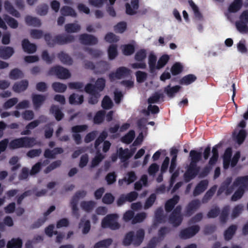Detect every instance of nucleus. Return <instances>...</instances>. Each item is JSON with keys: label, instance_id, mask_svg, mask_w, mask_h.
Instances as JSON below:
<instances>
[{"label": "nucleus", "instance_id": "f257e3e1", "mask_svg": "<svg viewBox=\"0 0 248 248\" xmlns=\"http://www.w3.org/2000/svg\"><path fill=\"white\" fill-rule=\"evenodd\" d=\"M145 237V232L143 229L138 230L136 233L133 231L127 232L123 240L122 243L124 246H129L132 244L138 247L143 242Z\"/></svg>", "mask_w": 248, "mask_h": 248}, {"label": "nucleus", "instance_id": "f03ea898", "mask_svg": "<svg viewBox=\"0 0 248 248\" xmlns=\"http://www.w3.org/2000/svg\"><path fill=\"white\" fill-rule=\"evenodd\" d=\"M44 39L47 45L52 47L56 44L64 45L73 42L75 40V37L72 35L59 34L53 38L51 34L47 33L44 35Z\"/></svg>", "mask_w": 248, "mask_h": 248}, {"label": "nucleus", "instance_id": "7ed1b4c3", "mask_svg": "<svg viewBox=\"0 0 248 248\" xmlns=\"http://www.w3.org/2000/svg\"><path fill=\"white\" fill-rule=\"evenodd\" d=\"M35 139L34 138L24 137L12 140L8 144L10 150L20 148H30L35 144Z\"/></svg>", "mask_w": 248, "mask_h": 248}, {"label": "nucleus", "instance_id": "20e7f679", "mask_svg": "<svg viewBox=\"0 0 248 248\" xmlns=\"http://www.w3.org/2000/svg\"><path fill=\"white\" fill-rule=\"evenodd\" d=\"M118 216L116 214H110L107 215L101 222V227L103 228H109L112 230H118L120 225L118 222Z\"/></svg>", "mask_w": 248, "mask_h": 248}, {"label": "nucleus", "instance_id": "39448f33", "mask_svg": "<svg viewBox=\"0 0 248 248\" xmlns=\"http://www.w3.org/2000/svg\"><path fill=\"white\" fill-rule=\"evenodd\" d=\"M182 206H176L169 217V222L174 227H178L182 223L183 217L181 215Z\"/></svg>", "mask_w": 248, "mask_h": 248}, {"label": "nucleus", "instance_id": "423d86ee", "mask_svg": "<svg viewBox=\"0 0 248 248\" xmlns=\"http://www.w3.org/2000/svg\"><path fill=\"white\" fill-rule=\"evenodd\" d=\"M131 73V71L129 68L125 67H120L118 68L115 72H113L109 74V78L111 81H113L116 79H120L129 77Z\"/></svg>", "mask_w": 248, "mask_h": 248}, {"label": "nucleus", "instance_id": "0eeeda50", "mask_svg": "<svg viewBox=\"0 0 248 248\" xmlns=\"http://www.w3.org/2000/svg\"><path fill=\"white\" fill-rule=\"evenodd\" d=\"M49 75H56L60 79H67L71 76L69 70L61 66L51 68L48 72Z\"/></svg>", "mask_w": 248, "mask_h": 248}, {"label": "nucleus", "instance_id": "6e6552de", "mask_svg": "<svg viewBox=\"0 0 248 248\" xmlns=\"http://www.w3.org/2000/svg\"><path fill=\"white\" fill-rule=\"evenodd\" d=\"M199 225H193L182 230L179 233L180 237L182 239H187L194 236L200 231Z\"/></svg>", "mask_w": 248, "mask_h": 248}, {"label": "nucleus", "instance_id": "1a4fd4ad", "mask_svg": "<svg viewBox=\"0 0 248 248\" xmlns=\"http://www.w3.org/2000/svg\"><path fill=\"white\" fill-rule=\"evenodd\" d=\"M200 170V167L197 164L190 163L184 175L185 180L189 182L194 179L199 173Z\"/></svg>", "mask_w": 248, "mask_h": 248}, {"label": "nucleus", "instance_id": "9d476101", "mask_svg": "<svg viewBox=\"0 0 248 248\" xmlns=\"http://www.w3.org/2000/svg\"><path fill=\"white\" fill-rule=\"evenodd\" d=\"M201 205V203L199 200H192L185 207L184 215L187 217L191 216L200 208Z\"/></svg>", "mask_w": 248, "mask_h": 248}, {"label": "nucleus", "instance_id": "9b49d317", "mask_svg": "<svg viewBox=\"0 0 248 248\" xmlns=\"http://www.w3.org/2000/svg\"><path fill=\"white\" fill-rule=\"evenodd\" d=\"M88 127L86 124L77 125L72 127L71 132L73 133L72 137L77 144H79L81 142V137L78 133L86 131Z\"/></svg>", "mask_w": 248, "mask_h": 248}, {"label": "nucleus", "instance_id": "f8f14e48", "mask_svg": "<svg viewBox=\"0 0 248 248\" xmlns=\"http://www.w3.org/2000/svg\"><path fill=\"white\" fill-rule=\"evenodd\" d=\"M79 39L82 44L86 45H94L98 43V40L96 37L93 35L87 33L80 34Z\"/></svg>", "mask_w": 248, "mask_h": 248}, {"label": "nucleus", "instance_id": "ddd939ff", "mask_svg": "<svg viewBox=\"0 0 248 248\" xmlns=\"http://www.w3.org/2000/svg\"><path fill=\"white\" fill-rule=\"evenodd\" d=\"M85 63V67L90 68L93 70L96 74H103L105 72V67L107 66L108 63Z\"/></svg>", "mask_w": 248, "mask_h": 248}, {"label": "nucleus", "instance_id": "4468645a", "mask_svg": "<svg viewBox=\"0 0 248 248\" xmlns=\"http://www.w3.org/2000/svg\"><path fill=\"white\" fill-rule=\"evenodd\" d=\"M125 12L128 15L133 16L137 13L139 8V0H131V4L125 3Z\"/></svg>", "mask_w": 248, "mask_h": 248}, {"label": "nucleus", "instance_id": "2eb2a0df", "mask_svg": "<svg viewBox=\"0 0 248 248\" xmlns=\"http://www.w3.org/2000/svg\"><path fill=\"white\" fill-rule=\"evenodd\" d=\"M21 45L24 51L29 54L34 53L37 50L36 45L31 43L28 39H24L22 41Z\"/></svg>", "mask_w": 248, "mask_h": 248}, {"label": "nucleus", "instance_id": "dca6fc26", "mask_svg": "<svg viewBox=\"0 0 248 248\" xmlns=\"http://www.w3.org/2000/svg\"><path fill=\"white\" fill-rule=\"evenodd\" d=\"M167 216L164 215V211L161 207L158 208L155 211L154 225L159 223H164L166 221Z\"/></svg>", "mask_w": 248, "mask_h": 248}, {"label": "nucleus", "instance_id": "f3484780", "mask_svg": "<svg viewBox=\"0 0 248 248\" xmlns=\"http://www.w3.org/2000/svg\"><path fill=\"white\" fill-rule=\"evenodd\" d=\"M32 101L34 108L38 109L46 100V97L44 95L32 94L31 95Z\"/></svg>", "mask_w": 248, "mask_h": 248}, {"label": "nucleus", "instance_id": "a211bd4d", "mask_svg": "<svg viewBox=\"0 0 248 248\" xmlns=\"http://www.w3.org/2000/svg\"><path fill=\"white\" fill-rule=\"evenodd\" d=\"M15 50L11 46H0V58L3 60L9 59L14 53Z\"/></svg>", "mask_w": 248, "mask_h": 248}, {"label": "nucleus", "instance_id": "6ab92c4d", "mask_svg": "<svg viewBox=\"0 0 248 248\" xmlns=\"http://www.w3.org/2000/svg\"><path fill=\"white\" fill-rule=\"evenodd\" d=\"M180 197L177 195H174L172 198L168 200L165 204V211L167 213L171 212L178 203Z\"/></svg>", "mask_w": 248, "mask_h": 248}, {"label": "nucleus", "instance_id": "aec40b11", "mask_svg": "<svg viewBox=\"0 0 248 248\" xmlns=\"http://www.w3.org/2000/svg\"><path fill=\"white\" fill-rule=\"evenodd\" d=\"M29 86V82L26 79L16 82L13 86V90L17 93L25 91Z\"/></svg>", "mask_w": 248, "mask_h": 248}, {"label": "nucleus", "instance_id": "412c9836", "mask_svg": "<svg viewBox=\"0 0 248 248\" xmlns=\"http://www.w3.org/2000/svg\"><path fill=\"white\" fill-rule=\"evenodd\" d=\"M208 185L207 180H204L200 181L196 186L193 194L194 196H197L204 192L207 188Z\"/></svg>", "mask_w": 248, "mask_h": 248}, {"label": "nucleus", "instance_id": "4be33fe9", "mask_svg": "<svg viewBox=\"0 0 248 248\" xmlns=\"http://www.w3.org/2000/svg\"><path fill=\"white\" fill-rule=\"evenodd\" d=\"M4 7L5 10L12 16L19 18L20 16V13L13 7L12 4L8 0H6L4 2Z\"/></svg>", "mask_w": 248, "mask_h": 248}, {"label": "nucleus", "instance_id": "5701e85b", "mask_svg": "<svg viewBox=\"0 0 248 248\" xmlns=\"http://www.w3.org/2000/svg\"><path fill=\"white\" fill-rule=\"evenodd\" d=\"M50 112L54 115L57 121H61L64 117V114L58 105H52L50 108Z\"/></svg>", "mask_w": 248, "mask_h": 248}, {"label": "nucleus", "instance_id": "b1692460", "mask_svg": "<svg viewBox=\"0 0 248 248\" xmlns=\"http://www.w3.org/2000/svg\"><path fill=\"white\" fill-rule=\"evenodd\" d=\"M233 186L242 187L244 189L248 187V175L240 176L236 178L233 182Z\"/></svg>", "mask_w": 248, "mask_h": 248}, {"label": "nucleus", "instance_id": "393cba45", "mask_svg": "<svg viewBox=\"0 0 248 248\" xmlns=\"http://www.w3.org/2000/svg\"><path fill=\"white\" fill-rule=\"evenodd\" d=\"M25 22L30 26L39 27L41 25V22L39 19L31 16H27L25 18Z\"/></svg>", "mask_w": 248, "mask_h": 248}, {"label": "nucleus", "instance_id": "a878e982", "mask_svg": "<svg viewBox=\"0 0 248 248\" xmlns=\"http://www.w3.org/2000/svg\"><path fill=\"white\" fill-rule=\"evenodd\" d=\"M83 95H79L75 93L71 94L69 97V102L71 105H80L83 102Z\"/></svg>", "mask_w": 248, "mask_h": 248}, {"label": "nucleus", "instance_id": "bb28decb", "mask_svg": "<svg viewBox=\"0 0 248 248\" xmlns=\"http://www.w3.org/2000/svg\"><path fill=\"white\" fill-rule=\"evenodd\" d=\"M232 180L231 177H228L221 183L217 192V196H220L224 192H225L228 186L232 183Z\"/></svg>", "mask_w": 248, "mask_h": 248}, {"label": "nucleus", "instance_id": "cd10ccee", "mask_svg": "<svg viewBox=\"0 0 248 248\" xmlns=\"http://www.w3.org/2000/svg\"><path fill=\"white\" fill-rule=\"evenodd\" d=\"M202 153L194 150H191L189 153V156L190 157V163L197 164V163L202 159Z\"/></svg>", "mask_w": 248, "mask_h": 248}, {"label": "nucleus", "instance_id": "c85d7f7f", "mask_svg": "<svg viewBox=\"0 0 248 248\" xmlns=\"http://www.w3.org/2000/svg\"><path fill=\"white\" fill-rule=\"evenodd\" d=\"M180 88L181 87L179 85H175L171 87L170 84H169L165 88L164 92L169 97H173L175 94L179 91Z\"/></svg>", "mask_w": 248, "mask_h": 248}, {"label": "nucleus", "instance_id": "c756f323", "mask_svg": "<svg viewBox=\"0 0 248 248\" xmlns=\"http://www.w3.org/2000/svg\"><path fill=\"white\" fill-rule=\"evenodd\" d=\"M3 18L5 21L4 22H6L11 28L15 29L18 27V21L13 17H11L8 15L4 14L3 15Z\"/></svg>", "mask_w": 248, "mask_h": 248}, {"label": "nucleus", "instance_id": "7c9ffc66", "mask_svg": "<svg viewBox=\"0 0 248 248\" xmlns=\"http://www.w3.org/2000/svg\"><path fill=\"white\" fill-rule=\"evenodd\" d=\"M95 204V202L93 201H82L80 203V206L83 210L89 213L93 209Z\"/></svg>", "mask_w": 248, "mask_h": 248}, {"label": "nucleus", "instance_id": "2f4dec72", "mask_svg": "<svg viewBox=\"0 0 248 248\" xmlns=\"http://www.w3.org/2000/svg\"><path fill=\"white\" fill-rule=\"evenodd\" d=\"M147 56V50L144 48L138 50L135 53L134 59L137 62H144Z\"/></svg>", "mask_w": 248, "mask_h": 248}, {"label": "nucleus", "instance_id": "473e14b6", "mask_svg": "<svg viewBox=\"0 0 248 248\" xmlns=\"http://www.w3.org/2000/svg\"><path fill=\"white\" fill-rule=\"evenodd\" d=\"M118 155L122 162H124L132 156V154L129 153L127 148L123 149L122 147H121L118 150Z\"/></svg>", "mask_w": 248, "mask_h": 248}, {"label": "nucleus", "instance_id": "72a5a7b5", "mask_svg": "<svg viewBox=\"0 0 248 248\" xmlns=\"http://www.w3.org/2000/svg\"><path fill=\"white\" fill-rule=\"evenodd\" d=\"M22 244V240L20 238H12L8 242L7 248H21Z\"/></svg>", "mask_w": 248, "mask_h": 248}, {"label": "nucleus", "instance_id": "f704fd0d", "mask_svg": "<svg viewBox=\"0 0 248 248\" xmlns=\"http://www.w3.org/2000/svg\"><path fill=\"white\" fill-rule=\"evenodd\" d=\"M230 210V207L228 205L224 206L222 209L221 212L219 214V219L221 223H225L226 222L229 215Z\"/></svg>", "mask_w": 248, "mask_h": 248}, {"label": "nucleus", "instance_id": "c9c22d12", "mask_svg": "<svg viewBox=\"0 0 248 248\" xmlns=\"http://www.w3.org/2000/svg\"><path fill=\"white\" fill-rule=\"evenodd\" d=\"M61 13L63 16L76 17L77 13L73 8L68 6H64L61 9Z\"/></svg>", "mask_w": 248, "mask_h": 248}, {"label": "nucleus", "instance_id": "e433bc0d", "mask_svg": "<svg viewBox=\"0 0 248 248\" xmlns=\"http://www.w3.org/2000/svg\"><path fill=\"white\" fill-rule=\"evenodd\" d=\"M242 6V0H234L229 6L228 10L230 13H236Z\"/></svg>", "mask_w": 248, "mask_h": 248}, {"label": "nucleus", "instance_id": "4c0bfd02", "mask_svg": "<svg viewBox=\"0 0 248 248\" xmlns=\"http://www.w3.org/2000/svg\"><path fill=\"white\" fill-rule=\"evenodd\" d=\"M197 77L193 74H188L183 77L180 80V83L183 85H188L195 82Z\"/></svg>", "mask_w": 248, "mask_h": 248}, {"label": "nucleus", "instance_id": "58836bf2", "mask_svg": "<svg viewBox=\"0 0 248 248\" xmlns=\"http://www.w3.org/2000/svg\"><path fill=\"white\" fill-rule=\"evenodd\" d=\"M217 188L216 185L211 187L205 194L202 199L203 203H206L209 201L214 195Z\"/></svg>", "mask_w": 248, "mask_h": 248}, {"label": "nucleus", "instance_id": "ea45409f", "mask_svg": "<svg viewBox=\"0 0 248 248\" xmlns=\"http://www.w3.org/2000/svg\"><path fill=\"white\" fill-rule=\"evenodd\" d=\"M112 242L113 240L111 238L103 239L96 243L93 246V248H108L112 244Z\"/></svg>", "mask_w": 248, "mask_h": 248}, {"label": "nucleus", "instance_id": "a19ab883", "mask_svg": "<svg viewBox=\"0 0 248 248\" xmlns=\"http://www.w3.org/2000/svg\"><path fill=\"white\" fill-rule=\"evenodd\" d=\"M80 26L75 23H68L65 25V31L68 33L77 32L80 31Z\"/></svg>", "mask_w": 248, "mask_h": 248}, {"label": "nucleus", "instance_id": "79ce46f5", "mask_svg": "<svg viewBox=\"0 0 248 248\" xmlns=\"http://www.w3.org/2000/svg\"><path fill=\"white\" fill-rule=\"evenodd\" d=\"M237 227L234 225L230 226L224 232V238L226 240L231 239L235 233Z\"/></svg>", "mask_w": 248, "mask_h": 248}, {"label": "nucleus", "instance_id": "37998d69", "mask_svg": "<svg viewBox=\"0 0 248 248\" xmlns=\"http://www.w3.org/2000/svg\"><path fill=\"white\" fill-rule=\"evenodd\" d=\"M9 76L10 79L16 80L23 78L24 75L21 70L17 68H15L11 71Z\"/></svg>", "mask_w": 248, "mask_h": 248}, {"label": "nucleus", "instance_id": "c03bdc74", "mask_svg": "<svg viewBox=\"0 0 248 248\" xmlns=\"http://www.w3.org/2000/svg\"><path fill=\"white\" fill-rule=\"evenodd\" d=\"M105 114L104 110L98 111L93 118L94 124H101L105 119Z\"/></svg>", "mask_w": 248, "mask_h": 248}, {"label": "nucleus", "instance_id": "a18cd8bd", "mask_svg": "<svg viewBox=\"0 0 248 248\" xmlns=\"http://www.w3.org/2000/svg\"><path fill=\"white\" fill-rule=\"evenodd\" d=\"M135 50V46L132 44L124 45L123 46L122 51L125 56H130L132 55Z\"/></svg>", "mask_w": 248, "mask_h": 248}, {"label": "nucleus", "instance_id": "49530a36", "mask_svg": "<svg viewBox=\"0 0 248 248\" xmlns=\"http://www.w3.org/2000/svg\"><path fill=\"white\" fill-rule=\"evenodd\" d=\"M109 60H112L118 55L117 47L116 45L112 44L109 46L108 50Z\"/></svg>", "mask_w": 248, "mask_h": 248}, {"label": "nucleus", "instance_id": "de8ad7c7", "mask_svg": "<svg viewBox=\"0 0 248 248\" xmlns=\"http://www.w3.org/2000/svg\"><path fill=\"white\" fill-rule=\"evenodd\" d=\"M248 23L246 22L239 20L236 21L235 23V26L237 30L241 33H247L248 32V26L247 25Z\"/></svg>", "mask_w": 248, "mask_h": 248}, {"label": "nucleus", "instance_id": "09e8293b", "mask_svg": "<svg viewBox=\"0 0 248 248\" xmlns=\"http://www.w3.org/2000/svg\"><path fill=\"white\" fill-rule=\"evenodd\" d=\"M84 222L83 224V229H82V233L84 234H87L91 230V223L89 220H86V221H84V219L82 218L80 220V222L79 223V228H80L82 226V223Z\"/></svg>", "mask_w": 248, "mask_h": 248}, {"label": "nucleus", "instance_id": "8fccbe9b", "mask_svg": "<svg viewBox=\"0 0 248 248\" xmlns=\"http://www.w3.org/2000/svg\"><path fill=\"white\" fill-rule=\"evenodd\" d=\"M183 68V66L181 63H174L171 67L170 72L173 76H176L182 72Z\"/></svg>", "mask_w": 248, "mask_h": 248}, {"label": "nucleus", "instance_id": "3c124183", "mask_svg": "<svg viewBox=\"0 0 248 248\" xmlns=\"http://www.w3.org/2000/svg\"><path fill=\"white\" fill-rule=\"evenodd\" d=\"M52 87L56 92L58 93H63L67 89L65 84L58 82H54L52 85Z\"/></svg>", "mask_w": 248, "mask_h": 248}, {"label": "nucleus", "instance_id": "603ef678", "mask_svg": "<svg viewBox=\"0 0 248 248\" xmlns=\"http://www.w3.org/2000/svg\"><path fill=\"white\" fill-rule=\"evenodd\" d=\"M134 138L135 132L134 130H131L122 138L121 140L124 143L129 144L133 140Z\"/></svg>", "mask_w": 248, "mask_h": 248}, {"label": "nucleus", "instance_id": "864d4df0", "mask_svg": "<svg viewBox=\"0 0 248 248\" xmlns=\"http://www.w3.org/2000/svg\"><path fill=\"white\" fill-rule=\"evenodd\" d=\"M101 106L105 109H109L112 107L113 103L108 96L106 95L104 96L102 101Z\"/></svg>", "mask_w": 248, "mask_h": 248}, {"label": "nucleus", "instance_id": "5fc2aeb1", "mask_svg": "<svg viewBox=\"0 0 248 248\" xmlns=\"http://www.w3.org/2000/svg\"><path fill=\"white\" fill-rule=\"evenodd\" d=\"M104 156L100 153H97L95 156L92 159L91 162V168L97 166L104 159Z\"/></svg>", "mask_w": 248, "mask_h": 248}, {"label": "nucleus", "instance_id": "6e6d98bb", "mask_svg": "<svg viewBox=\"0 0 248 248\" xmlns=\"http://www.w3.org/2000/svg\"><path fill=\"white\" fill-rule=\"evenodd\" d=\"M85 51L87 52V53L91 55L92 57L94 58L99 57L102 54V51L97 49L85 47Z\"/></svg>", "mask_w": 248, "mask_h": 248}, {"label": "nucleus", "instance_id": "4d7b16f0", "mask_svg": "<svg viewBox=\"0 0 248 248\" xmlns=\"http://www.w3.org/2000/svg\"><path fill=\"white\" fill-rule=\"evenodd\" d=\"M57 57L61 62H73L72 58L67 53L61 51L57 54Z\"/></svg>", "mask_w": 248, "mask_h": 248}, {"label": "nucleus", "instance_id": "13d9d810", "mask_svg": "<svg viewBox=\"0 0 248 248\" xmlns=\"http://www.w3.org/2000/svg\"><path fill=\"white\" fill-rule=\"evenodd\" d=\"M42 60L45 62H52L54 60L55 56L54 54L49 55L46 50H43L41 54Z\"/></svg>", "mask_w": 248, "mask_h": 248}, {"label": "nucleus", "instance_id": "bf43d9fd", "mask_svg": "<svg viewBox=\"0 0 248 248\" xmlns=\"http://www.w3.org/2000/svg\"><path fill=\"white\" fill-rule=\"evenodd\" d=\"M220 212V210L218 206H215L209 211L207 216L209 218H216L219 215Z\"/></svg>", "mask_w": 248, "mask_h": 248}, {"label": "nucleus", "instance_id": "052dcab7", "mask_svg": "<svg viewBox=\"0 0 248 248\" xmlns=\"http://www.w3.org/2000/svg\"><path fill=\"white\" fill-rule=\"evenodd\" d=\"M105 80L103 78H98L94 85L96 91H102L105 87Z\"/></svg>", "mask_w": 248, "mask_h": 248}, {"label": "nucleus", "instance_id": "680f3d73", "mask_svg": "<svg viewBox=\"0 0 248 248\" xmlns=\"http://www.w3.org/2000/svg\"><path fill=\"white\" fill-rule=\"evenodd\" d=\"M68 87L71 89L78 90L81 92H83V83L81 82H72L68 83Z\"/></svg>", "mask_w": 248, "mask_h": 248}, {"label": "nucleus", "instance_id": "e2e57ef3", "mask_svg": "<svg viewBox=\"0 0 248 248\" xmlns=\"http://www.w3.org/2000/svg\"><path fill=\"white\" fill-rule=\"evenodd\" d=\"M244 193V189L239 187L238 189L234 193L231 198L232 201H236L241 199Z\"/></svg>", "mask_w": 248, "mask_h": 248}, {"label": "nucleus", "instance_id": "0e129e2a", "mask_svg": "<svg viewBox=\"0 0 248 248\" xmlns=\"http://www.w3.org/2000/svg\"><path fill=\"white\" fill-rule=\"evenodd\" d=\"M108 137V133L106 131H102L98 138L94 142V147L97 148L99 145L102 143Z\"/></svg>", "mask_w": 248, "mask_h": 248}, {"label": "nucleus", "instance_id": "69168bd1", "mask_svg": "<svg viewBox=\"0 0 248 248\" xmlns=\"http://www.w3.org/2000/svg\"><path fill=\"white\" fill-rule=\"evenodd\" d=\"M30 35L31 38L35 39H39L43 36V31L40 30L31 29L30 31Z\"/></svg>", "mask_w": 248, "mask_h": 248}, {"label": "nucleus", "instance_id": "338daca9", "mask_svg": "<svg viewBox=\"0 0 248 248\" xmlns=\"http://www.w3.org/2000/svg\"><path fill=\"white\" fill-rule=\"evenodd\" d=\"M188 3L193 11L195 16L199 19L201 18L202 17V15L199 11L198 7L192 0H189Z\"/></svg>", "mask_w": 248, "mask_h": 248}, {"label": "nucleus", "instance_id": "774afa93", "mask_svg": "<svg viewBox=\"0 0 248 248\" xmlns=\"http://www.w3.org/2000/svg\"><path fill=\"white\" fill-rule=\"evenodd\" d=\"M247 136L246 131L245 130H240L237 136H236V141L238 144H241L244 141Z\"/></svg>", "mask_w": 248, "mask_h": 248}]
</instances>
